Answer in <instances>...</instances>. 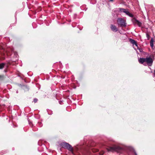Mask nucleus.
<instances>
[{
    "label": "nucleus",
    "mask_w": 155,
    "mask_h": 155,
    "mask_svg": "<svg viewBox=\"0 0 155 155\" xmlns=\"http://www.w3.org/2000/svg\"><path fill=\"white\" fill-rule=\"evenodd\" d=\"M107 149L108 151L116 152L118 153H122L126 151L127 153L125 155H137L133 148L124 146H120L114 145L108 147Z\"/></svg>",
    "instance_id": "nucleus-1"
},
{
    "label": "nucleus",
    "mask_w": 155,
    "mask_h": 155,
    "mask_svg": "<svg viewBox=\"0 0 155 155\" xmlns=\"http://www.w3.org/2000/svg\"><path fill=\"white\" fill-rule=\"evenodd\" d=\"M61 146L63 148H66L69 151H71L73 155H80L79 153V148L78 147H76L74 149L75 151L77 152L78 154H76L74 151L73 149L72 146L68 143L66 142H63L61 144Z\"/></svg>",
    "instance_id": "nucleus-2"
},
{
    "label": "nucleus",
    "mask_w": 155,
    "mask_h": 155,
    "mask_svg": "<svg viewBox=\"0 0 155 155\" xmlns=\"http://www.w3.org/2000/svg\"><path fill=\"white\" fill-rule=\"evenodd\" d=\"M138 61L140 63L142 64L144 66L147 65L151 66L153 64V60L151 58L149 57L145 58H140L139 59Z\"/></svg>",
    "instance_id": "nucleus-3"
},
{
    "label": "nucleus",
    "mask_w": 155,
    "mask_h": 155,
    "mask_svg": "<svg viewBox=\"0 0 155 155\" xmlns=\"http://www.w3.org/2000/svg\"><path fill=\"white\" fill-rule=\"evenodd\" d=\"M117 23L118 26L121 27H125L127 25L126 21L121 18H119L117 19Z\"/></svg>",
    "instance_id": "nucleus-4"
},
{
    "label": "nucleus",
    "mask_w": 155,
    "mask_h": 155,
    "mask_svg": "<svg viewBox=\"0 0 155 155\" xmlns=\"http://www.w3.org/2000/svg\"><path fill=\"white\" fill-rule=\"evenodd\" d=\"M133 23L135 25H137L139 27H140L141 26L142 23L141 22L139 21L137 19H135L133 21Z\"/></svg>",
    "instance_id": "nucleus-5"
},
{
    "label": "nucleus",
    "mask_w": 155,
    "mask_h": 155,
    "mask_svg": "<svg viewBox=\"0 0 155 155\" xmlns=\"http://www.w3.org/2000/svg\"><path fill=\"white\" fill-rule=\"evenodd\" d=\"M110 28L111 30L115 32H116L118 31V29L117 27L114 25L112 24L111 25Z\"/></svg>",
    "instance_id": "nucleus-6"
},
{
    "label": "nucleus",
    "mask_w": 155,
    "mask_h": 155,
    "mask_svg": "<svg viewBox=\"0 0 155 155\" xmlns=\"http://www.w3.org/2000/svg\"><path fill=\"white\" fill-rule=\"evenodd\" d=\"M129 41L133 45H135L136 46H137L136 42L134 40L130 38Z\"/></svg>",
    "instance_id": "nucleus-7"
},
{
    "label": "nucleus",
    "mask_w": 155,
    "mask_h": 155,
    "mask_svg": "<svg viewBox=\"0 0 155 155\" xmlns=\"http://www.w3.org/2000/svg\"><path fill=\"white\" fill-rule=\"evenodd\" d=\"M118 9L119 11L120 12L124 13V12H125V11H126V9L123 8H118Z\"/></svg>",
    "instance_id": "nucleus-8"
},
{
    "label": "nucleus",
    "mask_w": 155,
    "mask_h": 155,
    "mask_svg": "<svg viewBox=\"0 0 155 155\" xmlns=\"http://www.w3.org/2000/svg\"><path fill=\"white\" fill-rule=\"evenodd\" d=\"M5 64L2 63L0 64V69H2L3 68L5 65Z\"/></svg>",
    "instance_id": "nucleus-9"
},
{
    "label": "nucleus",
    "mask_w": 155,
    "mask_h": 155,
    "mask_svg": "<svg viewBox=\"0 0 155 155\" xmlns=\"http://www.w3.org/2000/svg\"><path fill=\"white\" fill-rule=\"evenodd\" d=\"M91 149L92 150V151L94 152H97L98 151V150L97 149L92 148H91Z\"/></svg>",
    "instance_id": "nucleus-10"
},
{
    "label": "nucleus",
    "mask_w": 155,
    "mask_h": 155,
    "mask_svg": "<svg viewBox=\"0 0 155 155\" xmlns=\"http://www.w3.org/2000/svg\"><path fill=\"white\" fill-rule=\"evenodd\" d=\"M127 15H128L130 17H132L133 16V15L132 14H131L129 12V13H127Z\"/></svg>",
    "instance_id": "nucleus-11"
},
{
    "label": "nucleus",
    "mask_w": 155,
    "mask_h": 155,
    "mask_svg": "<svg viewBox=\"0 0 155 155\" xmlns=\"http://www.w3.org/2000/svg\"><path fill=\"white\" fill-rule=\"evenodd\" d=\"M152 39L150 41V46L152 47H153V41H152Z\"/></svg>",
    "instance_id": "nucleus-12"
},
{
    "label": "nucleus",
    "mask_w": 155,
    "mask_h": 155,
    "mask_svg": "<svg viewBox=\"0 0 155 155\" xmlns=\"http://www.w3.org/2000/svg\"><path fill=\"white\" fill-rule=\"evenodd\" d=\"M124 13H125L127 15V13H129V11L127 10V9H126V11H125V12H124Z\"/></svg>",
    "instance_id": "nucleus-13"
},
{
    "label": "nucleus",
    "mask_w": 155,
    "mask_h": 155,
    "mask_svg": "<svg viewBox=\"0 0 155 155\" xmlns=\"http://www.w3.org/2000/svg\"><path fill=\"white\" fill-rule=\"evenodd\" d=\"M37 101L38 99L36 98H35L34 99V102L35 103Z\"/></svg>",
    "instance_id": "nucleus-14"
},
{
    "label": "nucleus",
    "mask_w": 155,
    "mask_h": 155,
    "mask_svg": "<svg viewBox=\"0 0 155 155\" xmlns=\"http://www.w3.org/2000/svg\"><path fill=\"white\" fill-rule=\"evenodd\" d=\"M104 153V152L103 151H102V153H100V155H103Z\"/></svg>",
    "instance_id": "nucleus-15"
},
{
    "label": "nucleus",
    "mask_w": 155,
    "mask_h": 155,
    "mask_svg": "<svg viewBox=\"0 0 155 155\" xmlns=\"http://www.w3.org/2000/svg\"><path fill=\"white\" fill-rule=\"evenodd\" d=\"M11 51H13V49H12V48H11Z\"/></svg>",
    "instance_id": "nucleus-16"
},
{
    "label": "nucleus",
    "mask_w": 155,
    "mask_h": 155,
    "mask_svg": "<svg viewBox=\"0 0 155 155\" xmlns=\"http://www.w3.org/2000/svg\"><path fill=\"white\" fill-rule=\"evenodd\" d=\"M154 75H155V70H154Z\"/></svg>",
    "instance_id": "nucleus-17"
},
{
    "label": "nucleus",
    "mask_w": 155,
    "mask_h": 155,
    "mask_svg": "<svg viewBox=\"0 0 155 155\" xmlns=\"http://www.w3.org/2000/svg\"><path fill=\"white\" fill-rule=\"evenodd\" d=\"M110 1L112 2L113 1V0H109Z\"/></svg>",
    "instance_id": "nucleus-18"
},
{
    "label": "nucleus",
    "mask_w": 155,
    "mask_h": 155,
    "mask_svg": "<svg viewBox=\"0 0 155 155\" xmlns=\"http://www.w3.org/2000/svg\"><path fill=\"white\" fill-rule=\"evenodd\" d=\"M8 51V50L6 51L7 52H8L7 51ZM7 54H8V53H7Z\"/></svg>",
    "instance_id": "nucleus-19"
},
{
    "label": "nucleus",
    "mask_w": 155,
    "mask_h": 155,
    "mask_svg": "<svg viewBox=\"0 0 155 155\" xmlns=\"http://www.w3.org/2000/svg\"><path fill=\"white\" fill-rule=\"evenodd\" d=\"M2 76H0V78H1H1H2Z\"/></svg>",
    "instance_id": "nucleus-20"
}]
</instances>
